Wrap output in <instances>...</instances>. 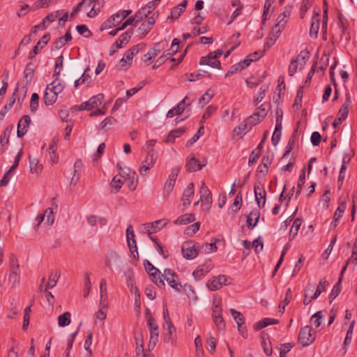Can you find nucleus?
Segmentation results:
<instances>
[{"instance_id":"obj_1","label":"nucleus","mask_w":357,"mask_h":357,"mask_svg":"<svg viewBox=\"0 0 357 357\" xmlns=\"http://www.w3.org/2000/svg\"><path fill=\"white\" fill-rule=\"evenodd\" d=\"M162 276L172 288L176 291H181L182 284L178 282V277L174 271L165 268Z\"/></svg>"},{"instance_id":"obj_2","label":"nucleus","mask_w":357,"mask_h":357,"mask_svg":"<svg viewBox=\"0 0 357 357\" xmlns=\"http://www.w3.org/2000/svg\"><path fill=\"white\" fill-rule=\"evenodd\" d=\"M180 41L177 38H174L172 41L171 47L166 50L162 56L158 58L155 61L153 68L155 66H160L165 63V61L169 59V56H172L177 53L178 50Z\"/></svg>"},{"instance_id":"obj_3","label":"nucleus","mask_w":357,"mask_h":357,"mask_svg":"<svg viewBox=\"0 0 357 357\" xmlns=\"http://www.w3.org/2000/svg\"><path fill=\"white\" fill-rule=\"evenodd\" d=\"M200 200L202 202V206L208 211L212 204V195L204 182H202L200 189Z\"/></svg>"},{"instance_id":"obj_4","label":"nucleus","mask_w":357,"mask_h":357,"mask_svg":"<svg viewBox=\"0 0 357 357\" xmlns=\"http://www.w3.org/2000/svg\"><path fill=\"white\" fill-rule=\"evenodd\" d=\"M104 98L102 93L91 97L88 101L82 102L81 105L77 106V109L82 110H91L99 106Z\"/></svg>"},{"instance_id":"obj_5","label":"nucleus","mask_w":357,"mask_h":357,"mask_svg":"<svg viewBox=\"0 0 357 357\" xmlns=\"http://www.w3.org/2000/svg\"><path fill=\"white\" fill-rule=\"evenodd\" d=\"M312 328L308 326H305L300 330L298 334V341L304 347L309 346L314 340L312 337Z\"/></svg>"},{"instance_id":"obj_6","label":"nucleus","mask_w":357,"mask_h":357,"mask_svg":"<svg viewBox=\"0 0 357 357\" xmlns=\"http://www.w3.org/2000/svg\"><path fill=\"white\" fill-rule=\"evenodd\" d=\"M175 327L172 322H169L164 324V341L167 343L174 344L176 342Z\"/></svg>"},{"instance_id":"obj_7","label":"nucleus","mask_w":357,"mask_h":357,"mask_svg":"<svg viewBox=\"0 0 357 357\" xmlns=\"http://www.w3.org/2000/svg\"><path fill=\"white\" fill-rule=\"evenodd\" d=\"M167 45V43L165 41H161L154 45L153 47L149 50V51L144 55V61H149L155 58L162 50H164Z\"/></svg>"},{"instance_id":"obj_8","label":"nucleus","mask_w":357,"mask_h":357,"mask_svg":"<svg viewBox=\"0 0 357 357\" xmlns=\"http://www.w3.org/2000/svg\"><path fill=\"white\" fill-rule=\"evenodd\" d=\"M338 26L342 29V34L344 36L346 40L351 39V28L348 20L342 14L338 13Z\"/></svg>"},{"instance_id":"obj_9","label":"nucleus","mask_w":357,"mask_h":357,"mask_svg":"<svg viewBox=\"0 0 357 357\" xmlns=\"http://www.w3.org/2000/svg\"><path fill=\"white\" fill-rule=\"evenodd\" d=\"M255 200L259 208H263L266 203V192L261 183L255 184L254 186Z\"/></svg>"},{"instance_id":"obj_10","label":"nucleus","mask_w":357,"mask_h":357,"mask_svg":"<svg viewBox=\"0 0 357 357\" xmlns=\"http://www.w3.org/2000/svg\"><path fill=\"white\" fill-rule=\"evenodd\" d=\"M157 156L152 151H149L145 160L142 162L139 172L142 175L145 174L155 164Z\"/></svg>"},{"instance_id":"obj_11","label":"nucleus","mask_w":357,"mask_h":357,"mask_svg":"<svg viewBox=\"0 0 357 357\" xmlns=\"http://www.w3.org/2000/svg\"><path fill=\"white\" fill-rule=\"evenodd\" d=\"M45 217H47L46 222L47 225H52L54 222V215L53 212V209L52 208H47L43 214H40L36 218V227H38L39 225L43 222Z\"/></svg>"},{"instance_id":"obj_12","label":"nucleus","mask_w":357,"mask_h":357,"mask_svg":"<svg viewBox=\"0 0 357 357\" xmlns=\"http://www.w3.org/2000/svg\"><path fill=\"white\" fill-rule=\"evenodd\" d=\"M155 22L154 15L147 19L146 21L142 23V24L137 29L139 38H143L151 30L153 24Z\"/></svg>"},{"instance_id":"obj_13","label":"nucleus","mask_w":357,"mask_h":357,"mask_svg":"<svg viewBox=\"0 0 357 357\" xmlns=\"http://www.w3.org/2000/svg\"><path fill=\"white\" fill-rule=\"evenodd\" d=\"M227 279L225 275H219L214 277L210 282L207 283V286L211 291H216L227 284Z\"/></svg>"},{"instance_id":"obj_14","label":"nucleus","mask_w":357,"mask_h":357,"mask_svg":"<svg viewBox=\"0 0 357 357\" xmlns=\"http://www.w3.org/2000/svg\"><path fill=\"white\" fill-rule=\"evenodd\" d=\"M167 221L165 219L155 220L151 223L144 225V229L147 231L148 234L156 232L162 229L166 225Z\"/></svg>"},{"instance_id":"obj_15","label":"nucleus","mask_w":357,"mask_h":357,"mask_svg":"<svg viewBox=\"0 0 357 357\" xmlns=\"http://www.w3.org/2000/svg\"><path fill=\"white\" fill-rule=\"evenodd\" d=\"M31 123V119L29 115L23 116L18 122L17 135L18 137H22L28 130Z\"/></svg>"},{"instance_id":"obj_16","label":"nucleus","mask_w":357,"mask_h":357,"mask_svg":"<svg viewBox=\"0 0 357 357\" xmlns=\"http://www.w3.org/2000/svg\"><path fill=\"white\" fill-rule=\"evenodd\" d=\"M181 250L183 257L187 259H192L198 255L195 245L190 242L185 243L182 246Z\"/></svg>"},{"instance_id":"obj_17","label":"nucleus","mask_w":357,"mask_h":357,"mask_svg":"<svg viewBox=\"0 0 357 357\" xmlns=\"http://www.w3.org/2000/svg\"><path fill=\"white\" fill-rule=\"evenodd\" d=\"M194 184L192 183H189L185 189L183 197L181 198V204L183 206V209L186 208L190 206L191 202L190 198L194 195Z\"/></svg>"},{"instance_id":"obj_18","label":"nucleus","mask_w":357,"mask_h":357,"mask_svg":"<svg viewBox=\"0 0 357 357\" xmlns=\"http://www.w3.org/2000/svg\"><path fill=\"white\" fill-rule=\"evenodd\" d=\"M133 34L132 29H128L123 33H122L118 40L112 45V47H115L116 49H119L124 47L128 44L129 40H130Z\"/></svg>"},{"instance_id":"obj_19","label":"nucleus","mask_w":357,"mask_h":357,"mask_svg":"<svg viewBox=\"0 0 357 357\" xmlns=\"http://www.w3.org/2000/svg\"><path fill=\"white\" fill-rule=\"evenodd\" d=\"M320 26V16L319 13H314L312 17L310 29V36L311 38H316L318 35Z\"/></svg>"},{"instance_id":"obj_20","label":"nucleus","mask_w":357,"mask_h":357,"mask_svg":"<svg viewBox=\"0 0 357 357\" xmlns=\"http://www.w3.org/2000/svg\"><path fill=\"white\" fill-rule=\"evenodd\" d=\"M212 54L213 53H209L206 56H202L199 60V64L207 65L212 68L220 69L221 66L220 61L215 59Z\"/></svg>"},{"instance_id":"obj_21","label":"nucleus","mask_w":357,"mask_h":357,"mask_svg":"<svg viewBox=\"0 0 357 357\" xmlns=\"http://www.w3.org/2000/svg\"><path fill=\"white\" fill-rule=\"evenodd\" d=\"M281 31L280 29H277V28L272 29L271 32L269 33L267 37L266 41L264 43V50L270 48L272 45H273L277 40V39L280 37Z\"/></svg>"},{"instance_id":"obj_22","label":"nucleus","mask_w":357,"mask_h":357,"mask_svg":"<svg viewBox=\"0 0 357 357\" xmlns=\"http://www.w3.org/2000/svg\"><path fill=\"white\" fill-rule=\"evenodd\" d=\"M20 271L19 266H13L10 268L8 282L11 284L12 287H15V285L19 283L20 278Z\"/></svg>"},{"instance_id":"obj_23","label":"nucleus","mask_w":357,"mask_h":357,"mask_svg":"<svg viewBox=\"0 0 357 357\" xmlns=\"http://www.w3.org/2000/svg\"><path fill=\"white\" fill-rule=\"evenodd\" d=\"M121 20L119 15L114 14L109 19L105 21L101 26L100 30H106L116 26L121 23Z\"/></svg>"},{"instance_id":"obj_24","label":"nucleus","mask_w":357,"mask_h":357,"mask_svg":"<svg viewBox=\"0 0 357 357\" xmlns=\"http://www.w3.org/2000/svg\"><path fill=\"white\" fill-rule=\"evenodd\" d=\"M57 96L55 92L51 90L50 86H47L43 96L45 104L46 105H52L56 102Z\"/></svg>"},{"instance_id":"obj_25","label":"nucleus","mask_w":357,"mask_h":357,"mask_svg":"<svg viewBox=\"0 0 357 357\" xmlns=\"http://www.w3.org/2000/svg\"><path fill=\"white\" fill-rule=\"evenodd\" d=\"M260 213L257 209L252 211L250 214L247 216V225L248 228L253 229L259 218Z\"/></svg>"},{"instance_id":"obj_26","label":"nucleus","mask_w":357,"mask_h":357,"mask_svg":"<svg viewBox=\"0 0 357 357\" xmlns=\"http://www.w3.org/2000/svg\"><path fill=\"white\" fill-rule=\"evenodd\" d=\"M188 3L187 0H183L179 5L172 9L170 18L177 20L184 11Z\"/></svg>"},{"instance_id":"obj_27","label":"nucleus","mask_w":357,"mask_h":357,"mask_svg":"<svg viewBox=\"0 0 357 357\" xmlns=\"http://www.w3.org/2000/svg\"><path fill=\"white\" fill-rule=\"evenodd\" d=\"M18 90V86H17L14 91L13 95L10 97L8 102L4 105V107L0 111V120H2L8 111L13 107V104L15 102V93Z\"/></svg>"},{"instance_id":"obj_28","label":"nucleus","mask_w":357,"mask_h":357,"mask_svg":"<svg viewBox=\"0 0 357 357\" xmlns=\"http://www.w3.org/2000/svg\"><path fill=\"white\" fill-rule=\"evenodd\" d=\"M202 165H200L198 160H197L195 157L190 158L185 165V168L187 171L193 172L199 171L202 169Z\"/></svg>"},{"instance_id":"obj_29","label":"nucleus","mask_w":357,"mask_h":357,"mask_svg":"<svg viewBox=\"0 0 357 357\" xmlns=\"http://www.w3.org/2000/svg\"><path fill=\"white\" fill-rule=\"evenodd\" d=\"M54 81L49 84L48 86H50L51 90H52L54 92L56 93V95L61 93L65 85L62 82V81L59 79V77H54Z\"/></svg>"},{"instance_id":"obj_30","label":"nucleus","mask_w":357,"mask_h":357,"mask_svg":"<svg viewBox=\"0 0 357 357\" xmlns=\"http://www.w3.org/2000/svg\"><path fill=\"white\" fill-rule=\"evenodd\" d=\"M185 132L184 128H178L172 130L165 139V142L170 143L174 142L175 139L182 135Z\"/></svg>"},{"instance_id":"obj_31","label":"nucleus","mask_w":357,"mask_h":357,"mask_svg":"<svg viewBox=\"0 0 357 357\" xmlns=\"http://www.w3.org/2000/svg\"><path fill=\"white\" fill-rule=\"evenodd\" d=\"M279 321L278 319H271V318H264L261 321H258L255 326V329L258 331L263 328H265L271 324H278Z\"/></svg>"},{"instance_id":"obj_32","label":"nucleus","mask_w":357,"mask_h":357,"mask_svg":"<svg viewBox=\"0 0 357 357\" xmlns=\"http://www.w3.org/2000/svg\"><path fill=\"white\" fill-rule=\"evenodd\" d=\"M328 284L329 283L326 278H321L319 282V284L314 293L312 296V298H317L322 292L326 291V288Z\"/></svg>"},{"instance_id":"obj_33","label":"nucleus","mask_w":357,"mask_h":357,"mask_svg":"<svg viewBox=\"0 0 357 357\" xmlns=\"http://www.w3.org/2000/svg\"><path fill=\"white\" fill-rule=\"evenodd\" d=\"M271 164V158L268 155H264L260 165L258 166V172L266 174L268 172V166Z\"/></svg>"},{"instance_id":"obj_34","label":"nucleus","mask_w":357,"mask_h":357,"mask_svg":"<svg viewBox=\"0 0 357 357\" xmlns=\"http://www.w3.org/2000/svg\"><path fill=\"white\" fill-rule=\"evenodd\" d=\"M195 220V215L193 214H185L178 217L175 221L174 224L176 225H187L188 223L192 222Z\"/></svg>"},{"instance_id":"obj_35","label":"nucleus","mask_w":357,"mask_h":357,"mask_svg":"<svg viewBox=\"0 0 357 357\" xmlns=\"http://www.w3.org/2000/svg\"><path fill=\"white\" fill-rule=\"evenodd\" d=\"M291 299V291L290 288H288L285 293V296L284 300L279 304L278 306V312L282 314L284 312L285 307L289 303Z\"/></svg>"},{"instance_id":"obj_36","label":"nucleus","mask_w":357,"mask_h":357,"mask_svg":"<svg viewBox=\"0 0 357 357\" xmlns=\"http://www.w3.org/2000/svg\"><path fill=\"white\" fill-rule=\"evenodd\" d=\"M251 128L248 126L245 121H244L234 128V132L236 137L241 138Z\"/></svg>"},{"instance_id":"obj_37","label":"nucleus","mask_w":357,"mask_h":357,"mask_svg":"<svg viewBox=\"0 0 357 357\" xmlns=\"http://www.w3.org/2000/svg\"><path fill=\"white\" fill-rule=\"evenodd\" d=\"M107 298V281L105 278L101 279L100 282V303H105Z\"/></svg>"},{"instance_id":"obj_38","label":"nucleus","mask_w":357,"mask_h":357,"mask_svg":"<svg viewBox=\"0 0 357 357\" xmlns=\"http://www.w3.org/2000/svg\"><path fill=\"white\" fill-rule=\"evenodd\" d=\"M149 275L151 281L153 282L158 287L163 288L165 286L164 280L161 278L162 277V275L161 274L160 271L157 273H151Z\"/></svg>"},{"instance_id":"obj_39","label":"nucleus","mask_w":357,"mask_h":357,"mask_svg":"<svg viewBox=\"0 0 357 357\" xmlns=\"http://www.w3.org/2000/svg\"><path fill=\"white\" fill-rule=\"evenodd\" d=\"M70 317L71 314L69 312H66L63 314L59 315L58 317V325L60 327H65L68 326L71 321Z\"/></svg>"},{"instance_id":"obj_40","label":"nucleus","mask_w":357,"mask_h":357,"mask_svg":"<svg viewBox=\"0 0 357 357\" xmlns=\"http://www.w3.org/2000/svg\"><path fill=\"white\" fill-rule=\"evenodd\" d=\"M351 105V100L349 98H347L344 104L340 107L337 116L341 117L342 119L345 120L348 116V108Z\"/></svg>"},{"instance_id":"obj_41","label":"nucleus","mask_w":357,"mask_h":357,"mask_svg":"<svg viewBox=\"0 0 357 357\" xmlns=\"http://www.w3.org/2000/svg\"><path fill=\"white\" fill-rule=\"evenodd\" d=\"M30 171L31 173L39 174L43 169V165L39 164L38 159L29 158Z\"/></svg>"},{"instance_id":"obj_42","label":"nucleus","mask_w":357,"mask_h":357,"mask_svg":"<svg viewBox=\"0 0 357 357\" xmlns=\"http://www.w3.org/2000/svg\"><path fill=\"white\" fill-rule=\"evenodd\" d=\"M59 277H60V275L57 271L51 273L50 278H49V281L47 283L46 287H45V291H47V289H52L56 286V284L57 283V280L59 278Z\"/></svg>"},{"instance_id":"obj_43","label":"nucleus","mask_w":357,"mask_h":357,"mask_svg":"<svg viewBox=\"0 0 357 357\" xmlns=\"http://www.w3.org/2000/svg\"><path fill=\"white\" fill-rule=\"evenodd\" d=\"M301 224L302 220L301 218H297L294 220L293 225L289 231V236L291 239L294 238L298 234V231L300 229Z\"/></svg>"},{"instance_id":"obj_44","label":"nucleus","mask_w":357,"mask_h":357,"mask_svg":"<svg viewBox=\"0 0 357 357\" xmlns=\"http://www.w3.org/2000/svg\"><path fill=\"white\" fill-rule=\"evenodd\" d=\"M346 202H347L346 199H344V200L340 202L339 206H338L337 208L336 209V211L334 213V215H333V219H335V220H339L342 218V216L346 209Z\"/></svg>"},{"instance_id":"obj_45","label":"nucleus","mask_w":357,"mask_h":357,"mask_svg":"<svg viewBox=\"0 0 357 357\" xmlns=\"http://www.w3.org/2000/svg\"><path fill=\"white\" fill-rule=\"evenodd\" d=\"M149 331H150V341L149 343V347L153 348L158 341L159 328H155L151 329Z\"/></svg>"},{"instance_id":"obj_46","label":"nucleus","mask_w":357,"mask_h":357,"mask_svg":"<svg viewBox=\"0 0 357 357\" xmlns=\"http://www.w3.org/2000/svg\"><path fill=\"white\" fill-rule=\"evenodd\" d=\"M99 310L95 314L96 320L104 321L107 317V306L105 303L100 304Z\"/></svg>"},{"instance_id":"obj_47","label":"nucleus","mask_w":357,"mask_h":357,"mask_svg":"<svg viewBox=\"0 0 357 357\" xmlns=\"http://www.w3.org/2000/svg\"><path fill=\"white\" fill-rule=\"evenodd\" d=\"M324 318V315L323 314V311H318L311 317L310 321L315 327L318 328L321 326V321Z\"/></svg>"},{"instance_id":"obj_48","label":"nucleus","mask_w":357,"mask_h":357,"mask_svg":"<svg viewBox=\"0 0 357 357\" xmlns=\"http://www.w3.org/2000/svg\"><path fill=\"white\" fill-rule=\"evenodd\" d=\"M117 167L119 170V176L120 177L124 178L125 180H127L129 177L132 175L133 172H135V171H132L129 167H122L120 164L117 165Z\"/></svg>"},{"instance_id":"obj_49","label":"nucleus","mask_w":357,"mask_h":357,"mask_svg":"<svg viewBox=\"0 0 357 357\" xmlns=\"http://www.w3.org/2000/svg\"><path fill=\"white\" fill-rule=\"evenodd\" d=\"M123 181L117 175L114 176L111 181V187L114 190V193H117L121 188Z\"/></svg>"},{"instance_id":"obj_50","label":"nucleus","mask_w":357,"mask_h":357,"mask_svg":"<svg viewBox=\"0 0 357 357\" xmlns=\"http://www.w3.org/2000/svg\"><path fill=\"white\" fill-rule=\"evenodd\" d=\"M63 56L62 55H60L57 57L56 63H55V68H54V72L53 77H59L61 72L63 68Z\"/></svg>"},{"instance_id":"obj_51","label":"nucleus","mask_w":357,"mask_h":357,"mask_svg":"<svg viewBox=\"0 0 357 357\" xmlns=\"http://www.w3.org/2000/svg\"><path fill=\"white\" fill-rule=\"evenodd\" d=\"M214 96V91L211 89H208L199 98V103L203 105L208 103Z\"/></svg>"},{"instance_id":"obj_52","label":"nucleus","mask_w":357,"mask_h":357,"mask_svg":"<svg viewBox=\"0 0 357 357\" xmlns=\"http://www.w3.org/2000/svg\"><path fill=\"white\" fill-rule=\"evenodd\" d=\"M34 70H35V66L32 63H29L26 66V68L24 71V77L27 81L31 80V79L33 76Z\"/></svg>"},{"instance_id":"obj_53","label":"nucleus","mask_w":357,"mask_h":357,"mask_svg":"<svg viewBox=\"0 0 357 357\" xmlns=\"http://www.w3.org/2000/svg\"><path fill=\"white\" fill-rule=\"evenodd\" d=\"M195 345L196 347L195 357H202L204 355V349L202 339L199 335L195 339Z\"/></svg>"},{"instance_id":"obj_54","label":"nucleus","mask_w":357,"mask_h":357,"mask_svg":"<svg viewBox=\"0 0 357 357\" xmlns=\"http://www.w3.org/2000/svg\"><path fill=\"white\" fill-rule=\"evenodd\" d=\"M132 59L133 57L130 56L128 52H126L124 56L120 61V66L122 68H128L130 66Z\"/></svg>"},{"instance_id":"obj_55","label":"nucleus","mask_w":357,"mask_h":357,"mask_svg":"<svg viewBox=\"0 0 357 357\" xmlns=\"http://www.w3.org/2000/svg\"><path fill=\"white\" fill-rule=\"evenodd\" d=\"M230 312L236 321L238 326H242L245 323L244 317L240 312L236 311L235 309L231 308Z\"/></svg>"},{"instance_id":"obj_56","label":"nucleus","mask_w":357,"mask_h":357,"mask_svg":"<svg viewBox=\"0 0 357 357\" xmlns=\"http://www.w3.org/2000/svg\"><path fill=\"white\" fill-rule=\"evenodd\" d=\"M12 131V127H7L1 136L0 144L1 146H4L9 142V137Z\"/></svg>"},{"instance_id":"obj_57","label":"nucleus","mask_w":357,"mask_h":357,"mask_svg":"<svg viewBox=\"0 0 357 357\" xmlns=\"http://www.w3.org/2000/svg\"><path fill=\"white\" fill-rule=\"evenodd\" d=\"M146 319L147 326H148L149 330L153 329L155 328H158V324H156L154 318L151 315L149 310H148V309L146 310Z\"/></svg>"},{"instance_id":"obj_58","label":"nucleus","mask_w":357,"mask_h":357,"mask_svg":"<svg viewBox=\"0 0 357 357\" xmlns=\"http://www.w3.org/2000/svg\"><path fill=\"white\" fill-rule=\"evenodd\" d=\"M76 30L80 35L85 38H89L92 36V32L84 24L77 25Z\"/></svg>"},{"instance_id":"obj_59","label":"nucleus","mask_w":357,"mask_h":357,"mask_svg":"<svg viewBox=\"0 0 357 357\" xmlns=\"http://www.w3.org/2000/svg\"><path fill=\"white\" fill-rule=\"evenodd\" d=\"M341 278L338 279V282L334 285L331 293L329 295V298L333 301L340 293L341 291Z\"/></svg>"},{"instance_id":"obj_60","label":"nucleus","mask_w":357,"mask_h":357,"mask_svg":"<svg viewBox=\"0 0 357 357\" xmlns=\"http://www.w3.org/2000/svg\"><path fill=\"white\" fill-rule=\"evenodd\" d=\"M175 183L173 181H167L165 183L163 188V197L167 198L171 192L173 190Z\"/></svg>"},{"instance_id":"obj_61","label":"nucleus","mask_w":357,"mask_h":357,"mask_svg":"<svg viewBox=\"0 0 357 357\" xmlns=\"http://www.w3.org/2000/svg\"><path fill=\"white\" fill-rule=\"evenodd\" d=\"M294 346V344L292 342L280 344V357H285V354H287Z\"/></svg>"},{"instance_id":"obj_62","label":"nucleus","mask_w":357,"mask_h":357,"mask_svg":"<svg viewBox=\"0 0 357 357\" xmlns=\"http://www.w3.org/2000/svg\"><path fill=\"white\" fill-rule=\"evenodd\" d=\"M268 89V86L266 87H261L259 90V92L254 99V105L257 106L262 100L264 98L266 92Z\"/></svg>"},{"instance_id":"obj_63","label":"nucleus","mask_w":357,"mask_h":357,"mask_svg":"<svg viewBox=\"0 0 357 357\" xmlns=\"http://www.w3.org/2000/svg\"><path fill=\"white\" fill-rule=\"evenodd\" d=\"M160 1V0H153L152 1L149 2L145 7L142 8V9L144 10V13L149 15L152 13L153 10L155 8L156 6L158 4V3Z\"/></svg>"},{"instance_id":"obj_64","label":"nucleus","mask_w":357,"mask_h":357,"mask_svg":"<svg viewBox=\"0 0 357 357\" xmlns=\"http://www.w3.org/2000/svg\"><path fill=\"white\" fill-rule=\"evenodd\" d=\"M39 96L36 93H33L31 96L30 102V109L32 112H35L38 107Z\"/></svg>"}]
</instances>
